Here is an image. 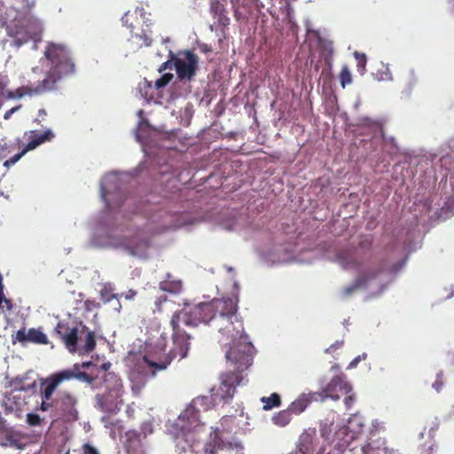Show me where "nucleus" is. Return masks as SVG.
Returning a JSON list of instances; mask_svg holds the SVG:
<instances>
[{
	"mask_svg": "<svg viewBox=\"0 0 454 454\" xmlns=\"http://www.w3.org/2000/svg\"><path fill=\"white\" fill-rule=\"evenodd\" d=\"M238 302V297L233 295L185 306L175 313L170 320L173 330L171 341L166 333L160 334L151 353L142 357L140 365L144 372L154 377L157 372L167 369L176 357L183 359L187 356L191 335L181 328V324L194 327L200 324L207 325L212 322L220 333L231 338L225 351L229 371L221 374L220 385L213 394L215 398L228 403L232 399L236 387L244 380L242 372L247 370L253 362L254 347L244 333L241 317L237 314Z\"/></svg>",
	"mask_w": 454,
	"mask_h": 454,
	"instance_id": "obj_1",
	"label": "nucleus"
},
{
	"mask_svg": "<svg viewBox=\"0 0 454 454\" xmlns=\"http://www.w3.org/2000/svg\"><path fill=\"white\" fill-rule=\"evenodd\" d=\"M77 379L82 381L91 383L93 378L84 372H79V366L62 370L51 374L46 380V386L42 392L41 410L49 411L50 416L54 421L71 423L78 419L76 395L68 390H63L57 393L52 398L53 393L58 387L64 381Z\"/></svg>",
	"mask_w": 454,
	"mask_h": 454,
	"instance_id": "obj_2",
	"label": "nucleus"
},
{
	"mask_svg": "<svg viewBox=\"0 0 454 454\" xmlns=\"http://www.w3.org/2000/svg\"><path fill=\"white\" fill-rule=\"evenodd\" d=\"M54 332L70 353L87 355L96 348L95 333L81 322L61 320L57 324Z\"/></svg>",
	"mask_w": 454,
	"mask_h": 454,
	"instance_id": "obj_3",
	"label": "nucleus"
},
{
	"mask_svg": "<svg viewBox=\"0 0 454 454\" xmlns=\"http://www.w3.org/2000/svg\"><path fill=\"white\" fill-rule=\"evenodd\" d=\"M204 451L205 454H218L220 451H224L226 454H243V446L238 442H225L216 429L210 434Z\"/></svg>",
	"mask_w": 454,
	"mask_h": 454,
	"instance_id": "obj_4",
	"label": "nucleus"
},
{
	"mask_svg": "<svg viewBox=\"0 0 454 454\" xmlns=\"http://www.w3.org/2000/svg\"><path fill=\"white\" fill-rule=\"evenodd\" d=\"M352 387L350 384L344 380L343 376L337 375L332 378L322 391L315 393L319 399L318 401L324 402L328 398L338 401L341 395H347L350 393Z\"/></svg>",
	"mask_w": 454,
	"mask_h": 454,
	"instance_id": "obj_5",
	"label": "nucleus"
},
{
	"mask_svg": "<svg viewBox=\"0 0 454 454\" xmlns=\"http://www.w3.org/2000/svg\"><path fill=\"white\" fill-rule=\"evenodd\" d=\"M185 59H176L174 66L179 79L192 80L198 69L199 58L192 51H185Z\"/></svg>",
	"mask_w": 454,
	"mask_h": 454,
	"instance_id": "obj_6",
	"label": "nucleus"
},
{
	"mask_svg": "<svg viewBox=\"0 0 454 454\" xmlns=\"http://www.w3.org/2000/svg\"><path fill=\"white\" fill-rule=\"evenodd\" d=\"M211 400L207 396H198L194 398L190 405L184 411L180 418L187 419L191 425L199 421V414L209 409Z\"/></svg>",
	"mask_w": 454,
	"mask_h": 454,
	"instance_id": "obj_7",
	"label": "nucleus"
},
{
	"mask_svg": "<svg viewBox=\"0 0 454 454\" xmlns=\"http://www.w3.org/2000/svg\"><path fill=\"white\" fill-rule=\"evenodd\" d=\"M12 341L13 344L20 342L25 344L31 342L35 344H48V337L40 329L30 328L26 331L25 327L20 328L15 334L12 335Z\"/></svg>",
	"mask_w": 454,
	"mask_h": 454,
	"instance_id": "obj_8",
	"label": "nucleus"
},
{
	"mask_svg": "<svg viewBox=\"0 0 454 454\" xmlns=\"http://www.w3.org/2000/svg\"><path fill=\"white\" fill-rule=\"evenodd\" d=\"M120 387H114L108 392L97 395L96 399L99 409L104 412L114 413L119 410Z\"/></svg>",
	"mask_w": 454,
	"mask_h": 454,
	"instance_id": "obj_9",
	"label": "nucleus"
},
{
	"mask_svg": "<svg viewBox=\"0 0 454 454\" xmlns=\"http://www.w3.org/2000/svg\"><path fill=\"white\" fill-rule=\"evenodd\" d=\"M24 137L28 141L25 145V151H32L46 142L52 141L55 134L51 129H46L43 132L34 129L25 132Z\"/></svg>",
	"mask_w": 454,
	"mask_h": 454,
	"instance_id": "obj_10",
	"label": "nucleus"
},
{
	"mask_svg": "<svg viewBox=\"0 0 454 454\" xmlns=\"http://www.w3.org/2000/svg\"><path fill=\"white\" fill-rule=\"evenodd\" d=\"M318 400L319 399L317 398L315 392L301 394L297 399L289 404L287 409L291 411L292 414L299 415L306 410L311 402H317Z\"/></svg>",
	"mask_w": 454,
	"mask_h": 454,
	"instance_id": "obj_11",
	"label": "nucleus"
},
{
	"mask_svg": "<svg viewBox=\"0 0 454 454\" xmlns=\"http://www.w3.org/2000/svg\"><path fill=\"white\" fill-rule=\"evenodd\" d=\"M316 437V429L305 430L299 437L297 448L301 454H309L314 451V440Z\"/></svg>",
	"mask_w": 454,
	"mask_h": 454,
	"instance_id": "obj_12",
	"label": "nucleus"
},
{
	"mask_svg": "<svg viewBox=\"0 0 454 454\" xmlns=\"http://www.w3.org/2000/svg\"><path fill=\"white\" fill-rule=\"evenodd\" d=\"M0 445L3 447L15 448L17 450H21L24 446L18 434L12 427H8L0 432Z\"/></svg>",
	"mask_w": 454,
	"mask_h": 454,
	"instance_id": "obj_13",
	"label": "nucleus"
},
{
	"mask_svg": "<svg viewBox=\"0 0 454 454\" xmlns=\"http://www.w3.org/2000/svg\"><path fill=\"white\" fill-rule=\"evenodd\" d=\"M100 300L104 303H110L114 301L113 307L115 310L120 311L121 309V302L119 301V294H114L111 286H105L100 291Z\"/></svg>",
	"mask_w": 454,
	"mask_h": 454,
	"instance_id": "obj_14",
	"label": "nucleus"
},
{
	"mask_svg": "<svg viewBox=\"0 0 454 454\" xmlns=\"http://www.w3.org/2000/svg\"><path fill=\"white\" fill-rule=\"evenodd\" d=\"M149 247V241L146 239H140L138 237H135L131 240L129 241L127 245V249L129 251L132 255H138L144 253Z\"/></svg>",
	"mask_w": 454,
	"mask_h": 454,
	"instance_id": "obj_15",
	"label": "nucleus"
},
{
	"mask_svg": "<svg viewBox=\"0 0 454 454\" xmlns=\"http://www.w3.org/2000/svg\"><path fill=\"white\" fill-rule=\"evenodd\" d=\"M261 402L263 403L262 410L270 411L281 405V397L278 393H272L270 396H262Z\"/></svg>",
	"mask_w": 454,
	"mask_h": 454,
	"instance_id": "obj_16",
	"label": "nucleus"
},
{
	"mask_svg": "<svg viewBox=\"0 0 454 454\" xmlns=\"http://www.w3.org/2000/svg\"><path fill=\"white\" fill-rule=\"evenodd\" d=\"M293 414L288 409L282 410L272 416V422L278 427H286L292 420Z\"/></svg>",
	"mask_w": 454,
	"mask_h": 454,
	"instance_id": "obj_17",
	"label": "nucleus"
},
{
	"mask_svg": "<svg viewBox=\"0 0 454 454\" xmlns=\"http://www.w3.org/2000/svg\"><path fill=\"white\" fill-rule=\"evenodd\" d=\"M340 262L345 268H356L361 265V262L357 260L353 254L350 253H340L338 256Z\"/></svg>",
	"mask_w": 454,
	"mask_h": 454,
	"instance_id": "obj_18",
	"label": "nucleus"
},
{
	"mask_svg": "<svg viewBox=\"0 0 454 454\" xmlns=\"http://www.w3.org/2000/svg\"><path fill=\"white\" fill-rule=\"evenodd\" d=\"M160 287L165 292L178 294L183 288V284L181 280H164L160 282Z\"/></svg>",
	"mask_w": 454,
	"mask_h": 454,
	"instance_id": "obj_19",
	"label": "nucleus"
},
{
	"mask_svg": "<svg viewBox=\"0 0 454 454\" xmlns=\"http://www.w3.org/2000/svg\"><path fill=\"white\" fill-rule=\"evenodd\" d=\"M128 454H145L142 443L138 438L129 437L126 444Z\"/></svg>",
	"mask_w": 454,
	"mask_h": 454,
	"instance_id": "obj_20",
	"label": "nucleus"
},
{
	"mask_svg": "<svg viewBox=\"0 0 454 454\" xmlns=\"http://www.w3.org/2000/svg\"><path fill=\"white\" fill-rule=\"evenodd\" d=\"M446 383V379L443 371H440L437 372L435 380L432 383V387L437 392L440 393Z\"/></svg>",
	"mask_w": 454,
	"mask_h": 454,
	"instance_id": "obj_21",
	"label": "nucleus"
},
{
	"mask_svg": "<svg viewBox=\"0 0 454 454\" xmlns=\"http://www.w3.org/2000/svg\"><path fill=\"white\" fill-rule=\"evenodd\" d=\"M340 80L342 88H345L352 82V75L347 66L342 67L340 73Z\"/></svg>",
	"mask_w": 454,
	"mask_h": 454,
	"instance_id": "obj_22",
	"label": "nucleus"
},
{
	"mask_svg": "<svg viewBox=\"0 0 454 454\" xmlns=\"http://www.w3.org/2000/svg\"><path fill=\"white\" fill-rule=\"evenodd\" d=\"M173 78L172 74H164L155 81V88L160 89L165 87Z\"/></svg>",
	"mask_w": 454,
	"mask_h": 454,
	"instance_id": "obj_23",
	"label": "nucleus"
},
{
	"mask_svg": "<svg viewBox=\"0 0 454 454\" xmlns=\"http://www.w3.org/2000/svg\"><path fill=\"white\" fill-rule=\"evenodd\" d=\"M79 454H100L99 450L89 442L82 444Z\"/></svg>",
	"mask_w": 454,
	"mask_h": 454,
	"instance_id": "obj_24",
	"label": "nucleus"
},
{
	"mask_svg": "<svg viewBox=\"0 0 454 454\" xmlns=\"http://www.w3.org/2000/svg\"><path fill=\"white\" fill-rule=\"evenodd\" d=\"M355 57L357 60V67L358 70L364 72L365 70L366 66V57L363 53L355 52Z\"/></svg>",
	"mask_w": 454,
	"mask_h": 454,
	"instance_id": "obj_25",
	"label": "nucleus"
},
{
	"mask_svg": "<svg viewBox=\"0 0 454 454\" xmlns=\"http://www.w3.org/2000/svg\"><path fill=\"white\" fill-rule=\"evenodd\" d=\"M3 303H4L7 310H12V303L11 300L7 299L4 296V289H0V309L3 310Z\"/></svg>",
	"mask_w": 454,
	"mask_h": 454,
	"instance_id": "obj_26",
	"label": "nucleus"
},
{
	"mask_svg": "<svg viewBox=\"0 0 454 454\" xmlns=\"http://www.w3.org/2000/svg\"><path fill=\"white\" fill-rule=\"evenodd\" d=\"M133 37L142 40L145 46H150L153 42L152 38L145 32H143L142 34H136Z\"/></svg>",
	"mask_w": 454,
	"mask_h": 454,
	"instance_id": "obj_27",
	"label": "nucleus"
},
{
	"mask_svg": "<svg viewBox=\"0 0 454 454\" xmlns=\"http://www.w3.org/2000/svg\"><path fill=\"white\" fill-rule=\"evenodd\" d=\"M28 151H25V147L21 150V152L16 153L12 157H11L9 160L5 161V165H13L15 164L25 153H27Z\"/></svg>",
	"mask_w": 454,
	"mask_h": 454,
	"instance_id": "obj_28",
	"label": "nucleus"
},
{
	"mask_svg": "<svg viewBox=\"0 0 454 454\" xmlns=\"http://www.w3.org/2000/svg\"><path fill=\"white\" fill-rule=\"evenodd\" d=\"M210 10L215 14L222 13L223 8L218 0H214L211 3Z\"/></svg>",
	"mask_w": 454,
	"mask_h": 454,
	"instance_id": "obj_29",
	"label": "nucleus"
},
{
	"mask_svg": "<svg viewBox=\"0 0 454 454\" xmlns=\"http://www.w3.org/2000/svg\"><path fill=\"white\" fill-rule=\"evenodd\" d=\"M46 116V110L44 108L39 109L37 113V117L35 119L34 122L40 124L42 121L45 120Z\"/></svg>",
	"mask_w": 454,
	"mask_h": 454,
	"instance_id": "obj_30",
	"label": "nucleus"
},
{
	"mask_svg": "<svg viewBox=\"0 0 454 454\" xmlns=\"http://www.w3.org/2000/svg\"><path fill=\"white\" fill-rule=\"evenodd\" d=\"M21 108V105H19L17 106H14L9 110H7L4 114V120H9L11 118V116L15 113L17 112L18 110H20Z\"/></svg>",
	"mask_w": 454,
	"mask_h": 454,
	"instance_id": "obj_31",
	"label": "nucleus"
},
{
	"mask_svg": "<svg viewBox=\"0 0 454 454\" xmlns=\"http://www.w3.org/2000/svg\"><path fill=\"white\" fill-rule=\"evenodd\" d=\"M27 422L32 426L38 425L40 422V418L38 415H35V414H28L27 415Z\"/></svg>",
	"mask_w": 454,
	"mask_h": 454,
	"instance_id": "obj_32",
	"label": "nucleus"
},
{
	"mask_svg": "<svg viewBox=\"0 0 454 454\" xmlns=\"http://www.w3.org/2000/svg\"><path fill=\"white\" fill-rule=\"evenodd\" d=\"M440 162L442 167L447 168V165L452 163V157L450 155L442 156L440 160Z\"/></svg>",
	"mask_w": 454,
	"mask_h": 454,
	"instance_id": "obj_33",
	"label": "nucleus"
},
{
	"mask_svg": "<svg viewBox=\"0 0 454 454\" xmlns=\"http://www.w3.org/2000/svg\"><path fill=\"white\" fill-rule=\"evenodd\" d=\"M354 402H355L354 395H348L344 399V403H345L347 409H349L353 405Z\"/></svg>",
	"mask_w": 454,
	"mask_h": 454,
	"instance_id": "obj_34",
	"label": "nucleus"
},
{
	"mask_svg": "<svg viewBox=\"0 0 454 454\" xmlns=\"http://www.w3.org/2000/svg\"><path fill=\"white\" fill-rule=\"evenodd\" d=\"M172 66H174V62H172L171 60H168L161 64V66L159 68V72L161 73L168 68H172Z\"/></svg>",
	"mask_w": 454,
	"mask_h": 454,
	"instance_id": "obj_35",
	"label": "nucleus"
},
{
	"mask_svg": "<svg viewBox=\"0 0 454 454\" xmlns=\"http://www.w3.org/2000/svg\"><path fill=\"white\" fill-rule=\"evenodd\" d=\"M343 343V341H337L336 343L334 344H332L328 348L325 349V352L326 353H332L333 352L336 348H338L340 346H341Z\"/></svg>",
	"mask_w": 454,
	"mask_h": 454,
	"instance_id": "obj_36",
	"label": "nucleus"
},
{
	"mask_svg": "<svg viewBox=\"0 0 454 454\" xmlns=\"http://www.w3.org/2000/svg\"><path fill=\"white\" fill-rule=\"evenodd\" d=\"M371 245H372V240L369 239H364V240H362L360 242V246L363 247L370 248Z\"/></svg>",
	"mask_w": 454,
	"mask_h": 454,
	"instance_id": "obj_37",
	"label": "nucleus"
},
{
	"mask_svg": "<svg viewBox=\"0 0 454 454\" xmlns=\"http://www.w3.org/2000/svg\"><path fill=\"white\" fill-rule=\"evenodd\" d=\"M91 364H92L91 362H83L81 364H74L72 368H74L75 365H78L79 366V372H81V368H88Z\"/></svg>",
	"mask_w": 454,
	"mask_h": 454,
	"instance_id": "obj_38",
	"label": "nucleus"
},
{
	"mask_svg": "<svg viewBox=\"0 0 454 454\" xmlns=\"http://www.w3.org/2000/svg\"><path fill=\"white\" fill-rule=\"evenodd\" d=\"M356 288V286H352L345 288L344 293L346 295L351 294Z\"/></svg>",
	"mask_w": 454,
	"mask_h": 454,
	"instance_id": "obj_39",
	"label": "nucleus"
},
{
	"mask_svg": "<svg viewBox=\"0 0 454 454\" xmlns=\"http://www.w3.org/2000/svg\"><path fill=\"white\" fill-rule=\"evenodd\" d=\"M8 427H9L6 425V421H5L3 418H1V419H0V432H1L2 430H5V429H7Z\"/></svg>",
	"mask_w": 454,
	"mask_h": 454,
	"instance_id": "obj_40",
	"label": "nucleus"
},
{
	"mask_svg": "<svg viewBox=\"0 0 454 454\" xmlns=\"http://www.w3.org/2000/svg\"><path fill=\"white\" fill-rule=\"evenodd\" d=\"M8 427H9L6 425V421H5L3 418H1V419H0V432H1L2 430H5V429H7Z\"/></svg>",
	"mask_w": 454,
	"mask_h": 454,
	"instance_id": "obj_41",
	"label": "nucleus"
},
{
	"mask_svg": "<svg viewBox=\"0 0 454 454\" xmlns=\"http://www.w3.org/2000/svg\"><path fill=\"white\" fill-rule=\"evenodd\" d=\"M360 361V356H357L356 357L355 359H353L350 364H349V367L352 368V367H356L357 365V364L359 363Z\"/></svg>",
	"mask_w": 454,
	"mask_h": 454,
	"instance_id": "obj_42",
	"label": "nucleus"
},
{
	"mask_svg": "<svg viewBox=\"0 0 454 454\" xmlns=\"http://www.w3.org/2000/svg\"><path fill=\"white\" fill-rule=\"evenodd\" d=\"M372 450L371 444H367L362 448L363 454H369V451Z\"/></svg>",
	"mask_w": 454,
	"mask_h": 454,
	"instance_id": "obj_43",
	"label": "nucleus"
},
{
	"mask_svg": "<svg viewBox=\"0 0 454 454\" xmlns=\"http://www.w3.org/2000/svg\"><path fill=\"white\" fill-rule=\"evenodd\" d=\"M167 301V296L166 295H161L158 298V300L156 301V304L157 305H160L162 302L166 301Z\"/></svg>",
	"mask_w": 454,
	"mask_h": 454,
	"instance_id": "obj_44",
	"label": "nucleus"
},
{
	"mask_svg": "<svg viewBox=\"0 0 454 454\" xmlns=\"http://www.w3.org/2000/svg\"><path fill=\"white\" fill-rule=\"evenodd\" d=\"M101 193H102L103 199L105 200H106V197L108 195V192H106V189L104 186H102V188H101Z\"/></svg>",
	"mask_w": 454,
	"mask_h": 454,
	"instance_id": "obj_45",
	"label": "nucleus"
},
{
	"mask_svg": "<svg viewBox=\"0 0 454 454\" xmlns=\"http://www.w3.org/2000/svg\"><path fill=\"white\" fill-rule=\"evenodd\" d=\"M136 295V292L129 290V294L126 295L127 299H132Z\"/></svg>",
	"mask_w": 454,
	"mask_h": 454,
	"instance_id": "obj_46",
	"label": "nucleus"
},
{
	"mask_svg": "<svg viewBox=\"0 0 454 454\" xmlns=\"http://www.w3.org/2000/svg\"><path fill=\"white\" fill-rule=\"evenodd\" d=\"M362 121L365 124V125H371L372 123V121L370 119V118H364L362 119Z\"/></svg>",
	"mask_w": 454,
	"mask_h": 454,
	"instance_id": "obj_47",
	"label": "nucleus"
},
{
	"mask_svg": "<svg viewBox=\"0 0 454 454\" xmlns=\"http://www.w3.org/2000/svg\"><path fill=\"white\" fill-rule=\"evenodd\" d=\"M85 337L79 338V344H84Z\"/></svg>",
	"mask_w": 454,
	"mask_h": 454,
	"instance_id": "obj_48",
	"label": "nucleus"
},
{
	"mask_svg": "<svg viewBox=\"0 0 454 454\" xmlns=\"http://www.w3.org/2000/svg\"><path fill=\"white\" fill-rule=\"evenodd\" d=\"M405 263V261H400L399 260V264H398V267H399V270L401 269V267Z\"/></svg>",
	"mask_w": 454,
	"mask_h": 454,
	"instance_id": "obj_49",
	"label": "nucleus"
},
{
	"mask_svg": "<svg viewBox=\"0 0 454 454\" xmlns=\"http://www.w3.org/2000/svg\"><path fill=\"white\" fill-rule=\"evenodd\" d=\"M109 366H110V364H103V368H104L105 370H107V368H108Z\"/></svg>",
	"mask_w": 454,
	"mask_h": 454,
	"instance_id": "obj_50",
	"label": "nucleus"
},
{
	"mask_svg": "<svg viewBox=\"0 0 454 454\" xmlns=\"http://www.w3.org/2000/svg\"><path fill=\"white\" fill-rule=\"evenodd\" d=\"M66 454H70L69 450L66 452Z\"/></svg>",
	"mask_w": 454,
	"mask_h": 454,
	"instance_id": "obj_51",
	"label": "nucleus"
},
{
	"mask_svg": "<svg viewBox=\"0 0 454 454\" xmlns=\"http://www.w3.org/2000/svg\"><path fill=\"white\" fill-rule=\"evenodd\" d=\"M34 454H42V453H41V452H39V453H34Z\"/></svg>",
	"mask_w": 454,
	"mask_h": 454,
	"instance_id": "obj_52",
	"label": "nucleus"
}]
</instances>
